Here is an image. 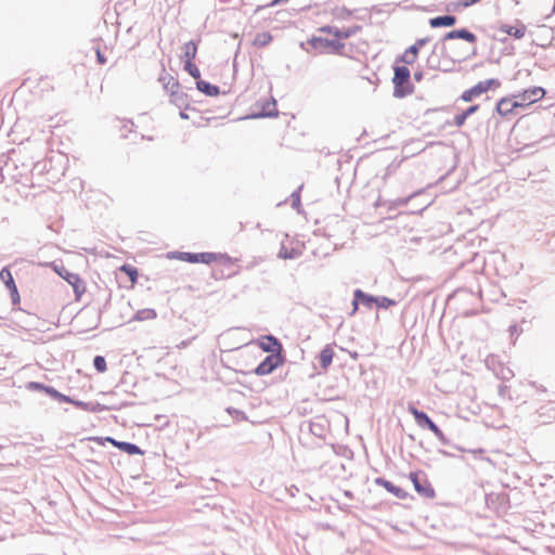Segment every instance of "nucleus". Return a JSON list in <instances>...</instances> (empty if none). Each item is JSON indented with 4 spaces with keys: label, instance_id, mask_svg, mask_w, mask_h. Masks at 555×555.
<instances>
[{
    "label": "nucleus",
    "instance_id": "nucleus-1",
    "mask_svg": "<svg viewBox=\"0 0 555 555\" xmlns=\"http://www.w3.org/2000/svg\"><path fill=\"white\" fill-rule=\"evenodd\" d=\"M462 39L469 43L477 42V36L467 28L453 29L447 33L438 42L435 49L439 50L440 56H447V61H456L459 63L466 61L469 53L464 47L457 43H449L452 40Z\"/></svg>",
    "mask_w": 555,
    "mask_h": 555
},
{
    "label": "nucleus",
    "instance_id": "nucleus-2",
    "mask_svg": "<svg viewBox=\"0 0 555 555\" xmlns=\"http://www.w3.org/2000/svg\"><path fill=\"white\" fill-rule=\"evenodd\" d=\"M411 72L406 64L393 66V96L398 99L405 98L414 92V87L410 82Z\"/></svg>",
    "mask_w": 555,
    "mask_h": 555
},
{
    "label": "nucleus",
    "instance_id": "nucleus-3",
    "mask_svg": "<svg viewBox=\"0 0 555 555\" xmlns=\"http://www.w3.org/2000/svg\"><path fill=\"white\" fill-rule=\"evenodd\" d=\"M409 478L413 483L414 490L425 499H434L436 491L428 480L425 472L416 470L409 474Z\"/></svg>",
    "mask_w": 555,
    "mask_h": 555
},
{
    "label": "nucleus",
    "instance_id": "nucleus-4",
    "mask_svg": "<svg viewBox=\"0 0 555 555\" xmlns=\"http://www.w3.org/2000/svg\"><path fill=\"white\" fill-rule=\"evenodd\" d=\"M279 112L276 109V101L274 98L270 100L263 99L255 103L253 112L245 118L259 119L276 117Z\"/></svg>",
    "mask_w": 555,
    "mask_h": 555
},
{
    "label": "nucleus",
    "instance_id": "nucleus-5",
    "mask_svg": "<svg viewBox=\"0 0 555 555\" xmlns=\"http://www.w3.org/2000/svg\"><path fill=\"white\" fill-rule=\"evenodd\" d=\"M285 356L281 352L268 354L255 369L254 373L258 376L271 374L276 367L283 365Z\"/></svg>",
    "mask_w": 555,
    "mask_h": 555
},
{
    "label": "nucleus",
    "instance_id": "nucleus-6",
    "mask_svg": "<svg viewBox=\"0 0 555 555\" xmlns=\"http://www.w3.org/2000/svg\"><path fill=\"white\" fill-rule=\"evenodd\" d=\"M179 258L181 260L188 261L190 263H206L209 264L214 261H216L218 258H225L230 259V257L227 254H216V253H178Z\"/></svg>",
    "mask_w": 555,
    "mask_h": 555
},
{
    "label": "nucleus",
    "instance_id": "nucleus-7",
    "mask_svg": "<svg viewBox=\"0 0 555 555\" xmlns=\"http://www.w3.org/2000/svg\"><path fill=\"white\" fill-rule=\"evenodd\" d=\"M59 275L63 278L69 285L73 286L74 294H75V300H80L81 296L86 292V283L85 281L74 272H69L64 267L61 268V270H56Z\"/></svg>",
    "mask_w": 555,
    "mask_h": 555
},
{
    "label": "nucleus",
    "instance_id": "nucleus-8",
    "mask_svg": "<svg viewBox=\"0 0 555 555\" xmlns=\"http://www.w3.org/2000/svg\"><path fill=\"white\" fill-rule=\"evenodd\" d=\"M429 42L428 37L420 38L417 39L412 46H410L403 54L399 55L396 59V63H403L406 65H412L415 60L417 59V55L420 53V50L426 46Z\"/></svg>",
    "mask_w": 555,
    "mask_h": 555
},
{
    "label": "nucleus",
    "instance_id": "nucleus-9",
    "mask_svg": "<svg viewBox=\"0 0 555 555\" xmlns=\"http://www.w3.org/2000/svg\"><path fill=\"white\" fill-rule=\"evenodd\" d=\"M408 410L413 415L415 423L418 427L423 429H428L434 435L440 429L426 412L416 409L412 404L409 405Z\"/></svg>",
    "mask_w": 555,
    "mask_h": 555
},
{
    "label": "nucleus",
    "instance_id": "nucleus-10",
    "mask_svg": "<svg viewBox=\"0 0 555 555\" xmlns=\"http://www.w3.org/2000/svg\"><path fill=\"white\" fill-rule=\"evenodd\" d=\"M546 91L542 87H531L521 93L514 95L520 102V106L525 107L544 98Z\"/></svg>",
    "mask_w": 555,
    "mask_h": 555
},
{
    "label": "nucleus",
    "instance_id": "nucleus-11",
    "mask_svg": "<svg viewBox=\"0 0 555 555\" xmlns=\"http://www.w3.org/2000/svg\"><path fill=\"white\" fill-rule=\"evenodd\" d=\"M0 280L4 283L5 287L10 292L11 300L13 305H18L21 302V296L15 284V281L12 276V273L8 267H4L0 271Z\"/></svg>",
    "mask_w": 555,
    "mask_h": 555
},
{
    "label": "nucleus",
    "instance_id": "nucleus-12",
    "mask_svg": "<svg viewBox=\"0 0 555 555\" xmlns=\"http://www.w3.org/2000/svg\"><path fill=\"white\" fill-rule=\"evenodd\" d=\"M376 301V296L367 294L360 288H357L353 292L351 314H354L358 311L359 305H362L367 309H372Z\"/></svg>",
    "mask_w": 555,
    "mask_h": 555
},
{
    "label": "nucleus",
    "instance_id": "nucleus-13",
    "mask_svg": "<svg viewBox=\"0 0 555 555\" xmlns=\"http://www.w3.org/2000/svg\"><path fill=\"white\" fill-rule=\"evenodd\" d=\"M361 30H362V26H360V25H353V26H350V27H347L344 29H339L335 26H330V25H326V26H323L320 28V31L326 33V34H332L339 41L341 39H348V38L357 35Z\"/></svg>",
    "mask_w": 555,
    "mask_h": 555
},
{
    "label": "nucleus",
    "instance_id": "nucleus-14",
    "mask_svg": "<svg viewBox=\"0 0 555 555\" xmlns=\"http://www.w3.org/2000/svg\"><path fill=\"white\" fill-rule=\"evenodd\" d=\"M308 429L313 436L325 438L328 430V422L324 416H317L308 423Z\"/></svg>",
    "mask_w": 555,
    "mask_h": 555
},
{
    "label": "nucleus",
    "instance_id": "nucleus-15",
    "mask_svg": "<svg viewBox=\"0 0 555 555\" xmlns=\"http://www.w3.org/2000/svg\"><path fill=\"white\" fill-rule=\"evenodd\" d=\"M259 347L270 354H274L275 352L283 353V345L282 343L272 334H268L262 336V340L259 344Z\"/></svg>",
    "mask_w": 555,
    "mask_h": 555
},
{
    "label": "nucleus",
    "instance_id": "nucleus-16",
    "mask_svg": "<svg viewBox=\"0 0 555 555\" xmlns=\"http://www.w3.org/2000/svg\"><path fill=\"white\" fill-rule=\"evenodd\" d=\"M375 483L377 486L384 487L389 493L393 494L396 498L400 500H405L410 498V494L405 490L396 486L395 483L385 479L384 477H377L375 479Z\"/></svg>",
    "mask_w": 555,
    "mask_h": 555
},
{
    "label": "nucleus",
    "instance_id": "nucleus-17",
    "mask_svg": "<svg viewBox=\"0 0 555 555\" xmlns=\"http://www.w3.org/2000/svg\"><path fill=\"white\" fill-rule=\"evenodd\" d=\"M495 361H496L495 357L491 356L486 360V364L488 367H490L491 365L495 364ZM492 370H493L494 374L496 375V377L502 380H509L515 375L514 372L509 367L504 366L501 363H499L498 367L493 366Z\"/></svg>",
    "mask_w": 555,
    "mask_h": 555
},
{
    "label": "nucleus",
    "instance_id": "nucleus-18",
    "mask_svg": "<svg viewBox=\"0 0 555 555\" xmlns=\"http://www.w3.org/2000/svg\"><path fill=\"white\" fill-rule=\"evenodd\" d=\"M521 107L520 102L516 99L513 101L508 98L501 99L495 106V111L501 116H507L508 114L513 113L514 109Z\"/></svg>",
    "mask_w": 555,
    "mask_h": 555
},
{
    "label": "nucleus",
    "instance_id": "nucleus-19",
    "mask_svg": "<svg viewBox=\"0 0 555 555\" xmlns=\"http://www.w3.org/2000/svg\"><path fill=\"white\" fill-rule=\"evenodd\" d=\"M310 43L314 49H318V48L324 49V48L332 47L335 50H339L345 47V44L337 39H327V38H321V37L312 38L310 40Z\"/></svg>",
    "mask_w": 555,
    "mask_h": 555
},
{
    "label": "nucleus",
    "instance_id": "nucleus-20",
    "mask_svg": "<svg viewBox=\"0 0 555 555\" xmlns=\"http://www.w3.org/2000/svg\"><path fill=\"white\" fill-rule=\"evenodd\" d=\"M457 18L455 15L446 14V15H438L429 20V25L433 28H439V27H451L455 25Z\"/></svg>",
    "mask_w": 555,
    "mask_h": 555
},
{
    "label": "nucleus",
    "instance_id": "nucleus-21",
    "mask_svg": "<svg viewBox=\"0 0 555 555\" xmlns=\"http://www.w3.org/2000/svg\"><path fill=\"white\" fill-rule=\"evenodd\" d=\"M499 30L516 39H521L526 34V26L522 23H518L517 26L503 24Z\"/></svg>",
    "mask_w": 555,
    "mask_h": 555
},
{
    "label": "nucleus",
    "instance_id": "nucleus-22",
    "mask_svg": "<svg viewBox=\"0 0 555 555\" xmlns=\"http://www.w3.org/2000/svg\"><path fill=\"white\" fill-rule=\"evenodd\" d=\"M196 89L207 96H217L220 93V88L217 85H212L209 81L198 79L195 82Z\"/></svg>",
    "mask_w": 555,
    "mask_h": 555
},
{
    "label": "nucleus",
    "instance_id": "nucleus-23",
    "mask_svg": "<svg viewBox=\"0 0 555 555\" xmlns=\"http://www.w3.org/2000/svg\"><path fill=\"white\" fill-rule=\"evenodd\" d=\"M74 405L80 410L91 412V413H100L103 411H107L108 408L104 404H101L99 402H85L81 400H77V402H74Z\"/></svg>",
    "mask_w": 555,
    "mask_h": 555
},
{
    "label": "nucleus",
    "instance_id": "nucleus-24",
    "mask_svg": "<svg viewBox=\"0 0 555 555\" xmlns=\"http://www.w3.org/2000/svg\"><path fill=\"white\" fill-rule=\"evenodd\" d=\"M170 93V102L172 104H175L177 107L179 108H189V103H188V95L180 91V89H175V90H171Z\"/></svg>",
    "mask_w": 555,
    "mask_h": 555
},
{
    "label": "nucleus",
    "instance_id": "nucleus-25",
    "mask_svg": "<svg viewBox=\"0 0 555 555\" xmlns=\"http://www.w3.org/2000/svg\"><path fill=\"white\" fill-rule=\"evenodd\" d=\"M334 350L330 345H326L321 352L319 353V363L323 370H327V367L332 364L334 358Z\"/></svg>",
    "mask_w": 555,
    "mask_h": 555
},
{
    "label": "nucleus",
    "instance_id": "nucleus-26",
    "mask_svg": "<svg viewBox=\"0 0 555 555\" xmlns=\"http://www.w3.org/2000/svg\"><path fill=\"white\" fill-rule=\"evenodd\" d=\"M158 80L159 82H162L164 89L168 92H171V90L175 89H180V83L178 79L165 73V68H163V74L159 76Z\"/></svg>",
    "mask_w": 555,
    "mask_h": 555
},
{
    "label": "nucleus",
    "instance_id": "nucleus-27",
    "mask_svg": "<svg viewBox=\"0 0 555 555\" xmlns=\"http://www.w3.org/2000/svg\"><path fill=\"white\" fill-rule=\"evenodd\" d=\"M478 109H479V105L478 104L470 105L465 111H463L462 113H460V114L454 116L453 124L456 127H462L465 124L466 119L469 116H472L473 114H475Z\"/></svg>",
    "mask_w": 555,
    "mask_h": 555
},
{
    "label": "nucleus",
    "instance_id": "nucleus-28",
    "mask_svg": "<svg viewBox=\"0 0 555 555\" xmlns=\"http://www.w3.org/2000/svg\"><path fill=\"white\" fill-rule=\"evenodd\" d=\"M482 93H485V91H483L481 85L478 82L470 89L465 90L462 93V95L460 96V99L463 100L464 102H470L475 98H478L479 95H481Z\"/></svg>",
    "mask_w": 555,
    "mask_h": 555
},
{
    "label": "nucleus",
    "instance_id": "nucleus-29",
    "mask_svg": "<svg viewBox=\"0 0 555 555\" xmlns=\"http://www.w3.org/2000/svg\"><path fill=\"white\" fill-rule=\"evenodd\" d=\"M118 450L129 455H142L144 453L139 446L128 441H120V443H118Z\"/></svg>",
    "mask_w": 555,
    "mask_h": 555
},
{
    "label": "nucleus",
    "instance_id": "nucleus-30",
    "mask_svg": "<svg viewBox=\"0 0 555 555\" xmlns=\"http://www.w3.org/2000/svg\"><path fill=\"white\" fill-rule=\"evenodd\" d=\"M197 54V43L194 40H190L184 43L183 47V61H193Z\"/></svg>",
    "mask_w": 555,
    "mask_h": 555
},
{
    "label": "nucleus",
    "instance_id": "nucleus-31",
    "mask_svg": "<svg viewBox=\"0 0 555 555\" xmlns=\"http://www.w3.org/2000/svg\"><path fill=\"white\" fill-rule=\"evenodd\" d=\"M157 313L154 309L151 308H144L140 309L135 312L132 320L134 321H146V320H154L156 319Z\"/></svg>",
    "mask_w": 555,
    "mask_h": 555
},
{
    "label": "nucleus",
    "instance_id": "nucleus-32",
    "mask_svg": "<svg viewBox=\"0 0 555 555\" xmlns=\"http://www.w3.org/2000/svg\"><path fill=\"white\" fill-rule=\"evenodd\" d=\"M272 40H273L272 35L268 31H263V33H259L256 35V37L254 38L253 44L258 48H263V47H267L268 44H270Z\"/></svg>",
    "mask_w": 555,
    "mask_h": 555
},
{
    "label": "nucleus",
    "instance_id": "nucleus-33",
    "mask_svg": "<svg viewBox=\"0 0 555 555\" xmlns=\"http://www.w3.org/2000/svg\"><path fill=\"white\" fill-rule=\"evenodd\" d=\"M440 60H441V57L439 54V50H436L434 48L430 55L427 57V61H426L427 66L430 69H439V67H442Z\"/></svg>",
    "mask_w": 555,
    "mask_h": 555
},
{
    "label": "nucleus",
    "instance_id": "nucleus-34",
    "mask_svg": "<svg viewBox=\"0 0 555 555\" xmlns=\"http://www.w3.org/2000/svg\"><path fill=\"white\" fill-rule=\"evenodd\" d=\"M183 68L196 81H198V79H202L201 72H199L198 67L193 63V61H184Z\"/></svg>",
    "mask_w": 555,
    "mask_h": 555
},
{
    "label": "nucleus",
    "instance_id": "nucleus-35",
    "mask_svg": "<svg viewBox=\"0 0 555 555\" xmlns=\"http://www.w3.org/2000/svg\"><path fill=\"white\" fill-rule=\"evenodd\" d=\"M120 271L126 273L132 283H135L139 276L138 269L131 264L125 263L120 267Z\"/></svg>",
    "mask_w": 555,
    "mask_h": 555
},
{
    "label": "nucleus",
    "instance_id": "nucleus-36",
    "mask_svg": "<svg viewBox=\"0 0 555 555\" xmlns=\"http://www.w3.org/2000/svg\"><path fill=\"white\" fill-rule=\"evenodd\" d=\"M376 299L377 301L375 302V306L380 309H388L397 305L395 299L388 298L386 296H376Z\"/></svg>",
    "mask_w": 555,
    "mask_h": 555
},
{
    "label": "nucleus",
    "instance_id": "nucleus-37",
    "mask_svg": "<svg viewBox=\"0 0 555 555\" xmlns=\"http://www.w3.org/2000/svg\"><path fill=\"white\" fill-rule=\"evenodd\" d=\"M358 10H349L347 9L346 7H343V8H339V9H336L334 11V15L336 18L338 20H348L350 18L354 12H357Z\"/></svg>",
    "mask_w": 555,
    "mask_h": 555
},
{
    "label": "nucleus",
    "instance_id": "nucleus-38",
    "mask_svg": "<svg viewBox=\"0 0 555 555\" xmlns=\"http://www.w3.org/2000/svg\"><path fill=\"white\" fill-rule=\"evenodd\" d=\"M479 83L481 85L485 92H487L491 89H496L501 86L500 80L496 78H490V79H487L483 81H479Z\"/></svg>",
    "mask_w": 555,
    "mask_h": 555
},
{
    "label": "nucleus",
    "instance_id": "nucleus-39",
    "mask_svg": "<svg viewBox=\"0 0 555 555\" xmlns=\"http://www.w3.org/2000/svg\"><path fill=\"white\" fill-rule=\"evenodd\" d=\"M93 366L99 373H103L106 371V360L103 356H95L93 358Z\"/></svg>",
    "mask_w": 555,
    "mask_h": 555
},
{
    "label": "nucleus",
    "instance_id": "nucleus-40",
    "mask_svg": "<svg viewBox=\"0 0 555 555\" xmlns=\"http://www.w3.org/2000/svg\"><path fill=\"white\" fill-rule=\"evenodd\" d=\"M225 411L237 421H248V417L244 411L229 406Z\"/></svg>",
    "mask_w": 555,
    "mask_h": 555
},
{
    "label": "nucleus",
    "instance_id": "nucleus-41",
    "mask_svg": "<svg viewBox=\"0 0 555 555\" xmlns=\"http://www.w3.org/2000/svg\"><path fill=\"white\" fill-rule=\"evenodd\" d=\"M90 440L98 442L100 446H104L105 442H108L118 449L119 440H116L113 437H91Z\"/></svg>",
    "mask_w": 555,
    "mask_h": 555
},
{
    "label": "nucleus",
    "instance_id": "nucleus-42",
    "mask_svg": "<svg viewBox=\"0 0 555 555\" xmlns=\"http://www.w3.org/2000/svg\"><path fill=\"white\" fill-rule=\"evenodd\" d=\"M440 57H441L440 62H441V66H442V67H439V70H442V72H444V73H451V72H453V70H454V66H455V64H456L457 62H456V61H450V62H448V61H447V56H440Z\"/></svg>",
    "mask_w": 555,
    "mask_h": 555
},
{
    "label": "nucleus",
    "instance_id": "nucleus-43",
    "mask_svg": "<svg viewBox=\"0 0 555 555\" xmlns=\"http://www.w3.org/2000/svg\"><path fill=\"white\" fill-rule=\"evenodd\" d=\"M302 189V185H300L297 190H295L291 194L292 199V207L298 209L300 207V191Z\"/></svg>",
    "mask_w": 555,
    "mask_h": 555
},
{
    "label": "nucleus",
    "instance_id": "nucleus-44",
    "mask_svg": "<svg viewBox=\"0 0 555 555\" xmlns=\"http://www.w3.org/2000/svg\"><path fill=\"white\" fill-rule=\"evenodd\" d=\"M435 436L437 437V439L444 446H451L453 447L454 449L456 450H460V451H463V449H461L460 447H456L454 444L451 443V441L446 437V435L443 434V431L441 429H439Z\"/></svg>",
    "mask_w": 555,
    "mask_h": 555
},
{
    "label": "nucleus",
    "instance_id": "nucleus-45",
    "mask_svg": "<svg viewBox=\"0 0 555 555\" xmlns=\"http://www.w3.org/2000/svg\"><path fill=\"white\" fill-rule=\"evenodd\" d=\"M46 386H47L46 384H42V383H39V382H29L26 387L29 390H36V391H42L43 392L44 389H46Z\"/></svg>",
    "mask_w": 555,
    "mask_h": 555
},
{
    "label": "nucleus",
    "instance_id": "nucleus-46",
    "mask_svg": "<svg viewBox=\"0 0 555 555\" xmlns=\"http://www.w3.org/2000/svg\"><path fill=\"white\" fill-rule=\"evenodd\" d=\"M48 396H50L52 399L57 400L60 391L56 390L54 387L47 385L46 389L43 391Z\"/></svg>",
    "mask_w": 555,
    "mask_h": 555
},
{
    "label": "nucleus",
    "instance_id": "nucleus-47",
    "mask_svg": "<svg viewBox=\"0 0 555 555\" xmlns=\"http://www.w3.org/2000/svg\"><path fill=\"white\" fill-rule=\"evenodd\" d=\"M56 401H59V402H66V403H70V404H73V405H74V402H77V400H76V399H74V398H72V397H69V396H66V395H64V393H61V392H60L59 398H57V400H56Z\"/></svg>",
    "mask_w": 555,
    "mask_h": 555
},
{
    "label": "nucleus",
    "instance_id": "nucleus-48",
    "mask_svg": "<svg viewBox=\"0 0 555 555\" xmlns=\"http://www.w3.org/2000/svg\"><path fill=\"white\" fill-rule=\"evenodd\" d=\"M134 127V122L132 120H125L121 127V130L132 132Z\"/></svg>",
    "mask_w": 555,
    "mask_h": 555
},
{
    "label": "nucleus",
    "instance_id": "nucleus-49",
    "mask_svg": "<svg viewBox=\"0 0 555 555\" xmlns=\"http://www.w3.org/2000/svg\"><path fill=\"white\" fill-rule=\"evenodd\" d=\"M415 194H412L408 197H404V198H398L396 202H395V205L397 206H404L409 203V201L414 196Z\"/></svg>",
    "mask_w": 555,
    "mask_h": 555
},
{
    "label": "nucleus",
    "instance_id": "nucleus-50",
    "mask_svg": "<svg viewBox=\"0 0 555 555\" xmlns=\"http://www.w3.org/2000/svg\"><path fill=\"white\" fill-rule=\"evenodd\" d=\"M96 61L99 64H105L106 63V57L105 55L100 51V49L96 50Z\"/></svg>",
    "mask_w": 555,
    "mask_h": 555
},
{
    "label": "nucleus",
    "instance_id": "nucleus-51",
    "mask_svg": "<svg viewBox=\"0 0 555 555\" xmlns=\"http://www.w3.org/2000/svg\"><path fill=\"white\" fill-rule=\"evenodd\" d=\"M480 0H463L461 5L464 7V8H467V7H470L477 2H479Z\"/></svg>",
    "mask_w": 555,
    "mask_h": 555
},
{
    "label": "nucleus",
    "instance_id": "nucleus-52",
    "mask_svg": "<svg viewBox=\"0 0 555 555\" xmlns=\"http://www.w3.org/2000/svg\"><path fill=\"white\" fill-rule=\"evenodd\" d=\"M424 77V73L422 70H416L413 74V78L415 81H421Z\"/></svg>",
    "mask_w": 555,
    "mask_h": 555
},
{
    "label": "nucleus",
    "instance_id": "nucleus-53",
    "mask_svg": "<svg viewBox=\"0 0 555 555\" xmlns=\"http://www.w3.org/2000/svg\"><path fill=\"white\" fill-rule=\"evenodd\" d=\"M399 164H390L387 168H386V175H391L397 168H398Z\"/></svg>",
    "mask_w": 555,
    "mask_h": 555
},
{
    "label": "nucleus",
    "instance_id": "nucleus-54",
    "mask_svg": "<svg viewBox=\"0 0 555 555\" xmlns=\"http://www.w3.org/2000/svg\"><path fill=\"white\" fill-rule=\"evenodd\" d=\"M279 256H280L281 258H284V259H291V258H293V255H292V254H288V251H287V250H285L284 253L281 250Z\"/></svg>",
    "mask_w": 555,
    "mask_h": 555
},
{
    "label": "nucleus",
    "instance_id": "nucleus-55",
    "mask_svg": "<svg viewBox=\"0 0 555 555\" xmlns=\"http://www.w3.org/2000/svg\"><path fill=\"white\" fill-rule=\"evenodd\" d=\"M438 453L443 455V456H448V457L453 456V454L451 452H449L447 450H443V449H439Z\"/></svg>",
    "mask_w": 555,
    "mask_h": 555
},
{
    "label": "nucleus",
    "instance_id": "nucleus-56",
    "mask_svg": "<svg viewBox=\"0 0 555 555\" xmlns=\"http://www.w3.org/2000/svg\"><path fill=\"white\" fill-rule=\"evenodd\" d=\"M507 390V386L505 385H500L499 386V395L503 396Z\"/></svg>",
    "mask_w": 555,
    "mask_h": 555
},
{
    "label": "nucleus",
    "instance_id": "nucleus-57",
    "mask_svg": "<svg viewBox=\"0 0 555 555\" xmlns=\"http://www.w3.org/2000/svg\"><path fill=\"white\" fill-rule=\"evenodd\" d=\"M179 116L181 119H189V115L184 111H180Z\"/></svg>",
    "mask_w": 555,
    "mask_h": 555
},
{
    "label": "nucleus",
    "instance_id": "nucleus-58",
    "mask_svg": "<svg viewBox=\"0 0 555 555\" xmlns=\"http://www.w3.org/2000/svg\"><path fill=\"white\" fill-rule=\"evenodd\" d=\"M509 331L513 333V332H516L517 331V325L514 324V325H511L509 326Z\"/></svg>",
    "mask_w": 555,
    "mask_h": 555
},
{
    "label": "nucleus",
    "instance_id": "nucleus-59",
    "mask_svg": "<svg viewBox=\"0 0 555 555\" xmlns=\"http://www.w3.org/2000/svg\"><path fill=\"white\" fill-rule=\"evenodd\" d=\"M141 139H142V140H150V141H151V140H153V138H152V137H146V135H144V134H142V135H141Z\"/></svg>",
    "mask_w": 555,
    "mask_h": 555
},
{
    "label": "nucleus",
    "instance_id": "nucleus-60",
    "mask_svg": "<svg viewBox=\"0 0 555 555\" xmlns=\"http://www.w3.org/2000/svg\"><path fill=\"white\" fill-rule=\"evenodd\" d=\"M451 5H453V3H451V4H449V5L447 7V11H452V10H454V9H455V8L451 7Z\"/></svg>",
    "mask_w": 555,
    "mask_h": 555
},
{
    "label": "nucleus",
    "instance_id": "nucleus-61",
    "mask_svg": "<svg viewBox=\"0 0 555 555\" xmlns=\"http://www.w3.org/2000/svg\"><path fill=\"white\" fill-rule=\"evenodd\" d=\"M345 494H346L347 496H351L350 491H346V492H345Z\"/></svg>",
    "mask_w": 555,
    "mask_h": 555
}]
</instances>
